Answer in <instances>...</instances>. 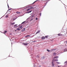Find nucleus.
I'll return each instance as SVG.
<instances>
[{
  "label": "nucleus",
  "instance_id": "nucleus-1",
  "mask_svg": "<svg viewBox=\"0 0 67 67\" xmlns=\"http://www.w3.org/2000/svg\"><path fill=\"white\" fill-rule=\"evenodd\" d=\"M34 14L33 15H31L30 17L26 19V21H27V20H29V19L30 20V21H33L34 19L33 18V17H34Z\"/></svg>",
  "mask_w": 67,
  "mask_h": 67
},
{
  "label": "nucleus",
  "instance_id": "nucleus-2",
  "mask_svg": "<svg viewBox=\"0 0 67 67\" xmlns=\"http://www.w3.org/2000/svg\"><path fill=\"white\" fill-rule=\"evenodd\" d=\"M31 42H29V43H28V42H27V43H23L22 44L23 45H25V46H26V45H27L29 44H30Z\"/></svg>",
  "mask_w": 67,
  "mask_h": 67
},
{
  "label": "nucleus",
  "instance_id": "nucleus-3",
  "mask_svg": "<svg viewBox=\"0 0 67 67\" xmlns=\"http://www.w3.org/2000/svg\"><path fill=\"white\" fill-rule=\"evenodd\" d=\"M52 66V67H55V64L53 62H51Z\"/></svg>",
  "mask_w": 67,
  "mask_h": 67
},
{
  "label": "nucleus",
  "instance_id": "nucleus-4",
  "mask_svg": "<svg viewBox=\"0 0 67 67\" xmlns=\"http://www.w3.org/2000/svg\"><path fill=\"white\" fill-rule=\"evenodd\" d=\"M56 54H57V53H55V52H54L52 55V57H53V56H56Z\"/></svg>",
  "mask_w": 67,
  "mask_h": 67
},
{
  "label": "nucleus",
  "instance_id": "nucleus-5",
  "mask_svg": "<svg viewBox=\"0 0 67 67\" xmlns=\"http://www.w3.org/2000/svg\"><path fill=\"white\" fill-rule=\"evenodd\" d=\"M18 28L19 29H20V30H22V29H23V25H21V26L18 27Z\"/></svg>",
  "mask_w": 67,
  "mask_h": 67
},
{
  "label": "nucleus",
  "instance_id": "nucleus-6",
  "mask_svg": "<svg viewBox=\"0 0 67 67\" xmlns=\"http://www.w3.org/2000/svg\"><path fill=\"white\" fill-rule=\"evenodd\" d=\"M58 36H64V35L62 34H58Z\"/></svg>",
  "mask_w": 67,
  "mask_h": 67
},
{
  "label": "nucleus",
  "instance_id": "nucleus-7",
  "mask_svg": "<svg viewBox=\"0 0 67 67\" xmlns=\"http://www.w3.org/2000/svg\"><path fill=\"white\" fill-rule=\"evenodd\" d=\"M59 57L58 56H54L53 58V59H56L57 58H58Z\"/></svg>",
  "mask_w": 67,
  "mask_h": 67
},
{
  "label": "nucleus",
  "instance_id": "nucleus-8",
  "mask_svg": "<svg viewBox=\"0 0 67 67\" xmlns=\"http://www.w3.org/2000/svg\"><path fill=\"white\" fill-rule=\"evenodd\" d=\"M41 60H42L43 59H44L45 58V56H43L41 57Z\"/></svg>",
  "mask_w": 67,
  "mask_h": 67
},
{
  "label": "nucleus",
  "instance_id": "nucleus-9",
  "mask_svg": "<svg viewBox=\"0 0 67 67\" xmlns=\"http://www.w3.org/2000/svg\"><path fill=\"white\" fill-rule=\"evenodd\" d=\"M14 28H16L18 27V24H16L14 26Z\"/></svg>",
  "mask_w": 67,
  "mask_h": 67
},
{
  "label": "nucleus",
  "instance_id": "nucleus-10",
  "mask_svg": "<svg viewBox=\"0 0 67 67\" xmlns=\"http://www.w3.org/2000/svg\"><path fill=\"white\" fill-rule=\"evenodd\" d=\"M41 31V30H38L36 32V34H35V35H36V34H37L38 33H40V31Z\"/></svg>",
  "mask_w": 67,
  "mask_h": 67
},
{
  "label": "nucleus",
  "instance_id": "nucleus-11",
  "mask_svg": "<svg viewBox=\"0 0 67 67\" xmlns=\"http://www.w3.org/2000/svg\"><path fill=\"white\" fill-rule=\"evenodd\" d=\"M25 31V28H24L21 31V32H24V31Z\"/></svg>",
  "mask_w": 67,
  "mask_h": 67
},
{
  "label": "nucleus",
  "instance_id": "nucleus-12",
  "mask_svg": "<svg viewBox=\"0 0 67 67\" xmlns=\"http://www.w3.org/2000/svg\"><path fill=\"white\" fill-rule=\"evenodd\" d=\"M47 51L48 52H52V51H51V49L50 50H49V49H46Z\"/></svg>",
  "mask_w": 67,
  "mask_h": 67
},
{
  "label": "nucleus",
  "instance_id": "nucleus-13",
  "mask_svg": "<svg viewBox=\"0 0 67 67\" xmlns=\"http://www.w3.org/2000/svg\"><path fill=\"white\" fill-rule=\"evenodd\" d=\"M45 37L43 36L41 38V39H42V40H43L45 39Z\"/></svg>",
  "mask_w": 67,
  "mask_h": 67
},
{
  "label": "nucleus",
  "instance_id": "nucleus-14",
  "mask_svg": "<svg viewBox=\"0 0 67 67\" xmlns=\"http://www.w3.org/2000/svg\"><path fill=\"white\" fill-rule=\"evenodd\" d=\"M31 7H32V6H28L27 7H26L25 8H24V10H25V9H27V8H29Z\"/></svg>",
  "mask_w": 67,
  "mask_h": 67
},
{
  "label": "nucleus",
  "instance_id": "nucleus-15",
  "mask_svg": "<svg viewBox=\"0 0 67 67\" xmlns=\"http://www.w3.org/2000/svg\"><path fill=\"white\" fill-rule=\"evenodd\" d=\"M63 31H61V33H62V32H66V31H67L66 30V29H63Z\"/></svg>",
  "mask_w": 67,
  "mask_h": 67
},
{
  "label": "nucleus",
  "instance_id": "nucleus-16",
  "mask_svg": "<svg viewBox=\"0 0 67 67\" xmlns=\"http://www.w3.org/2000/svg\"><path fill=\"white\" fill-rule=\"evenodd\" d=\"M55 50H56V48H54V49H51V51L52 52V51H55Z\"/></svg>",
  "mask_w": 67,
  "mask_h": 67
},
{
  "label": "nucleus",
  "instance_id": "nucleus-17",
  "mask_svg": "<svg viewBox=\"0 0 67 67\" xmlns=\"http://www.w3.org/2000/svg\"><path fill=\"white\" fill-rule=\"evenodd\" d=\"M51 1V0H47L46 1H47V2H46V4H47V3H48V2L49 1Z\"/></svg>",
  "mask_w": 67,
  "mask_h": 67
},
{
  "label": "nucleus",
  "instance_id": "nucleus-18",
  "mask_svg": "<svg viewBox=\"0 0 67 67\" xmlns=\"http://www.w3.org/2000/svg\"><path fill=\"white\" fill-rule=\"evenodd\" d=\"M32 49L31 48H29V50L30 51V52H32Z\"/></svg>",
  "mask_w": 67,
  "mask_h": 67
},
{
  "label": "nucleus",
  "instance_id": "nucleus-19",
  "mask_svg": "<svg viewBox=\"0 0 67 67\" xmlns=\"http://www.w3.org/2000/svg\"><path fill=\"white\" fill-rule=\"evenodd\" d=\"M32 11V10H29V12H27V13H31V12Z\"/></svg>",
  "mask_w": 67,
  "mask_h": 67
},
{
  "label": "nucleus",
  "instance_id": "nucleus-20",
  "mask_svg": "<svg viewBox=\"0 0 67 67\" xmlns=\"http://www.w3.org/2000/svg\"><path fill=\"white\" fill-rule=\"evenodd\" d=\"M57 61H58V59H54V62H57Z\"/></svg>",
  "mask_w": 67,
  "mask_h": 67
},
{
  "label": "nucleus",
  "instance_id": "nucleus-21",
  "mask_svg": "<svg viewBox=\"0 0 67 67\" xmlns=\"http://www.w3.org/2000/svg\"><path fill=\"white\" fill-rule=\"evenodd\" d=\"M16 30H18V31H20V30H21L20 28H16Z\"/></svg>",
  "mask_w": 67,
  "mask_h": 67
},
{
  "label": "nucleus",
  "instance_id": "nucleus-22",
  "mask_svg": "<svg viewBox=\"0 0 67 67\" xmlns=\"http://www.w3.org/2000/svg\"><path fill=\"white\" fill-rule=\"evenodd\" d=\"M48 36H49L48 35H46V36L45 37H44L45 38H48Z\"/></svg>",
  "mask_w": 67,
  "mask_h": 67
},
{
  "label": "nucleus",
  "instance_id": "nucleus-23",
  "mask_svg": "<svg viewBox=\"0 0 67 67\" xmlns=\"http://www.w3.org/2000/svg\"><path fill=\"white\" fill-rule=\"evenodd\" d=\"M29 36L30 37L31 36H30V35H26V36H25V37H29Z\"/></svg>",
  "mask_w": 67,
  "mask_h": 67
},
{
  "label": "nucleus",
  "instance_id": "nucleus-24",
  "mask_svg": "<svg viewBox=\"0 0 67 67\" xmlns=\"http://www.w3.org/2000/svg\"><path fill=\"white\" fill-rule=\"evenodd\" d=\"M8 17H9V16H8V15H6L5 16V18H8Z\"/></svg>",
  "mask_w": 67,
  "mask_h": 67
},
{
  "label": "nucleus",
  "instance_id": "nucleus-25",
  "mask_svg": "<svg viewBox=\"0 0 67 67\" xmlns=\"http://www.w3.org/2000/svg\"><path fill=\"white\" fill-rule=\"evenodd\" d=\"M7 1H8V0L7 1V6H8V9H9V8H10V7H9V4H8V2H7Z\"/></svg>",
  "mask_w": 67,
  "mask_h": 67
},
{
  "label": "nucleus",
  "instance_id": "nucleus-26",
  "mask_svg": "<svg viewBox=\"0 0 67 67\" xmlns=\"http://www.w3.org/2000/svg\"><path fill=\"white\" fill-rule=\"evenodd\" d=\"M26 22V21H24L21 24H24V23H25V22Z\"/></svg>",
  "mask_w": 67,
  "mask_h": 67
},
{
  "label": "nucleus",
  "instance_id": "nucleus-27",
  "mask_svg": "<svg viewBox=\"0 0 67 67\" xmlns=\"http://www.w3.org/2000/svg\"><path fill=\"white\" fill-rule=\"evenodd\" d=\"M9 8H10L8 10V11H10V10H11L12 9V8L9 7Z\"/></svg>",
  "mask_w": 67,
  "mask_h": 67
},
{
  "label": "nucleus",
  "instance_id": "nucleus-28",
  "mask_svg": "<svg viewBox=\"0 0 67 67\" xmlns=\"http://www.w3.org/2000/svg\"><path fill=\"white\" fill-rule=\"evenodd\" d=\"M56 63H57V64H61V63L59 62H56Z\"/></svg>",
  "mask_w": 67,
  "mask_h": 67
},
{
  "label": "nucleus",
  "instance_id": "nucleus-29",
  "mask_svg": "<svg viewBox=\"0 0 67 67\" xmlns=\"http://www.w3.org/2000/svg\"><path fill=\"white\" fill-rule=\"evenodd\" d=\"M16 13H17V14H20L21 13V12H16Z\"/></svg>",
  "mask_w": 67,
  "mask_h": 67
},
{
  "label": "nucleus",
  "instance_id": "nucleus-30",
  "mask_svg": "<svg viewBox=\"0 0 67 67\" xmlns=\"http://www.w3.org/2000/svg\"><path fill=\"white\" fill-rule=\"evenodd\" d=\"M34 13V12H33L32 13L30 14V15H31V14H32V15H33V14H34V16L35 15V14H34V13Z\"/></svg>",
  "mask_w": 67,
  "mask_h": 67
},
{
  "label": "nucleus",
  "instance_id": "nucleus-31",
  "mask_svg": "<svg viewBox=\"0 0 67 67\" xmlns=\"http://www.w3.org/2000/svg\"><path fill=\"white\" fill-rule=\"evenodd\" d=\"M64 51H65V52H67V49H64L63 50Z\"/></svg>",
  "mask_w": 67,
  "mask_h": 67
},
{
  "label": "nucleus",
  "instance_id": "nucleus-32",
  "mask_svg": "<svg viewBox=\"0 0 67 67\" xmlns=\"http://www.w3.org/2000/svg\"><path fill=\"white\" fill-rule=\"evenodd\" d=\"M36 57L37 58H39L40 57V55H38L36 56Z\"/></svg>",
  "mask_w": 67,
  "mask_h": 67
},
{
  "label": "nucleus",
  "instance_id": "nucleus-33",
  "mask_svg": "<svg viewBox=\"0 0 67 67\" xmlns=\"http://www.w3.org/2000/svg\"><path fill=\"white\" fill-rule=\"evenodd\" d=\"M14 24H15V22H13L11 23V24L12 25H13Z\"/></svg>",
  "mask_w": 67,
  "mask_h": 67
},
{
  "label": "nucleus",
  "instance_id": "nucleus-34",
  "mask_svg": "<svg viewBox=\"0 0 67 67\" xmlns=\"http://www.w3.org/2000/svg\"><path fill=\"white\" fill-rule=\"evenodd\" d=\"M66 66H67V64H65V65H64V66H63L62 67H66Z\"/></svg>",
  "mask_w": 67,
  "mask_h": 67
},
{
  "label": "nucleus",
  "instance_id": "nucleus-35",
  "mask_svg": "<svg viewBox=\"0 0 67 67\" xmlns=\"http://www.w3.org/2000/svg\"><path fill=\"white\" fill-rule=\"evenodd\" d=\"M30 10H31V9H34V8L33 7H31V8H30Z\"/></svg>",
  "mask_w": 67,
  "mask_h": 67
},
{
  "label": "nucleus",
  "instance_id": "nucleus-36",
  "mask_svg": "<svg viewBox=\"0 0 67 67\" xmlns=\"http://www.w3.org/2000/svg\"><path fill=\"white\" fill-rule=\"evenodd\" d=\"M16 20V19L15 18H14L13 19V21H14V20Z\"/></svg>",
  "mask_w": 67,
  "mask_h": 67
},
{
  "label": "nucleus",
  "instance_id": "nucleus-37",
  "mask_svg": "<svg viewBox=\"0 0 67 67\" xmlns=\"http://www.w3.org/2000/svg\"><path fill=\"white\" fill-rule=\"evenodd\" d=\"M37 42V41H32V42H31V43H33V42H34V43H35V42Z\"/></svg>",
  "mask_w": 67,
  "mask_h": 67
},
{
  "label": "nucleus",
  "instance_id": "nucleus-38",
  "mask_svg": "<svg viewBox=\"0 0 67 67\" xmlns=\"http://www.w3.org/2000/svg\"><path fill=\"white\" fill-rule=\"evenodd\" d=\"M4 32L5 33H7V30H4Z\"/></svg>",
  "mask_w": 67,
  "mask_h": 67
},
{
  "label": "nucleus",
  "instance_id": "nucleus-39",
  "mask_svg": "<svg viewBox=\"0 0 67 67\" xmlns=\"http://www.w3.org/2000/svg\"><path fill=\"white\" fill-rule=\"evenodd\" d=\"M31 10V9H30V8H29L27 10V11H29V10Z\"/></svg>",
  "mask_w": 67,
  "mask_h": 67
},
{
  "label": "nucleus",
  "instance_id": "nucleus-40",
  "mask_svg": "<svg viewBox=\"0 0 67 67\" xmlns=\"http://www.w3.org/2000/svg\"><path fill=\"white\" fill-rule=\"evenodd\" d=\"M8 12V11H7V12H6V13L4 15V16H5V14H7V13Z\"/></svg>",
  "mask_w": 67,
  "mask_h": 67
},
{
  "label": "nucleus",
  "instance_id": "nucleus-41",
  "mask_svg": "<svg viewBox=\"0 0 67 67\" xmlns=\"http://www.w3.org/2000/svg\"><path fill=\"white\" fill-rule=\"evenodd\" d=\"M67 63V61H65L64 63V64H66Z\"/></svg>",
  "mask_w": 67,
  "mask_h": 67
},
{
  "label": "nucleus",
  "instance_id": "nucleus-42",
  "mask_svg": "<svg viewBox=\"0 0 67 67\" xmlns=\"http://www.w3.org/2000/svg\"><path fill=\"white\" fill-rule=\"evenodd\" d=\"M9 34H10V35H12V33H9Z\"/></svg>",
  "mask_w": 67,
  "mask_h": 67
},
{
  "label": "nucleus",
  "instance_id": "nucleus-43",
  "mask_svg": "<svg viewBox=\"0 0 67 67\" xmlns=\"http://www.w3.org/2000/svg\"><path fill=\"white\" fill-rule=\"evenodd\" d=\"M52 62H53V63H54V59L52 60Z\"/></svg>",
  "mask_w": 67,
  "mask_h": 67
},
{
  "label": "nucleus",
  "instance_id": "nucleus-44",
  "mask_svg": "<svg viewBox=\"0 0 67 67\" xmlns=\"http://www.w3.org/2000/svg\"><path fill=\"white\" fill-rule=\"evenodd\" d=\"M4 15H3V16H2L1 18V19H2V18H3V17H4Z\"/></svg>",
  "mask_w": 67,
  "mask_h": 67
},
{
  "label": "nucleus",
  "instance_id": "nucleus-45",
  "mask_svg": "<svg viewBox=\"0 0 67 67\" xmlns=\"http://www.w3.org/2000/svg\"><path fill=\"white\" fill-rule=\"evenodd\" d=\"M38 20V18H36V20Z\"/></svg>",
  "mask_w": 67,
  "mask_h": 67
},
{
  "label": "nucleus",
  "instance_id": "nucleus-46",
  "mask_svg": "<svg viewBox=\"0 0 67 67\" xmlns=\"http://www.w3.org/2000/svg\"><path fill=\"white\" fill-rule=\"evenodd\" d=\"M41 15H42V13H40V16H41Z\"/></svg>",
  "mask_w": 67,
  "mask_h": 67
},
{
  "label": "nucleus",
  "instance_id": "nucleus-47",
  "mask_svg": "<svg viewBox=\"0 0 67 67\" xmlns=\"http://www.w3.org/2000/svg\"><path fill=\"white\" fill-rule=\"evenodd\" d=\"M26 26H25V29H27V28H28V27H26Z\"/></svg>",
  "mask_w": 67,
  "mask_h": 67
},
{
  "label": "nucleus",
  "instance_id": "nucleus-48",
  "mask_svg": "<svg viewBox=\"0 0 67 67\" xmlns=\"http://www.w3.org/2000/svg\"><path fill=\"white\" fill-rule=\"evenodd\" d=\"M67 41H65L64 42V43H67Z\"/></svg>",
  "mask_w": 67,
  "mask_h": 67
},
{
  "label": "nucleus",
  "instance_id": "nucleus-49",
  "mask_svg": "<svg viewBox=\"0 0 67 67\" xmlns=\"http://www.w3.org/2000/svg\"><path fill=\"white\" fill-rule=\"evenodd\" d=\"M39 1V0H37L36 1H35V2H37V1Z\"/></svg>",
  "mask_w": 67,
  "mask_h": 67
},
{
  "label": "nucleus",
  "instance_id": "nucleus-50",
  "mask_svg": "<svg viewBox=\"0 0 67 67\" xmlns=\"http://www.w3.org/2000/svg\"><path fill=\"white\" fill-rule=\"evenodd\" d=\"M59 1H61V2H62V3H63V4H64V5H65V4H64V3H63L61 1H60V0H59Z\"/></svg>",
  "mask_w": 67,
  "mask_h": 67
},
{
  "label": "nucleus",
  "instance_id": "nucleus-51",
  "mask_svg": "<svg viewBox=\"0 0 67 67\" xmlns=\"http://www.w3.org/2000/svg\"><path fill=\"white\" fill-rule=\"evenodd\" d=\"M26 23H29V21H27L26 22Z\"/></svg>",
  "mask_w": 67,
  "mask_h": 67
},
{
  "label": "nucleus",
  "instance_id": "nucleus-52",
  "mask_svg": "<svg viewBox=\"0 0 67 67\" xmlns=\"http://www.w3.org/2000/svg\"><path fill=\"white\" fill-rule=\"evenodd\" d=\"M24 8V7L23 8H19L18 9H23V8Z\"/></svg>",
  "mask_w": 67,
  "mask_h": 67
},
{
  "label": "nucleus",
  "instance_id": "nucleus-53",
  "mask_svg": "<svg viewBox=\"0 0 67 67\" xmlns=\"http://www.w3.org/2000/svg\"><path fill=\"white\" fill-rule=\"evenodd\" d=\"M18 18V17H16V18H15L16 19H17V18Z\"/></svg>",
  "mask_w": 67,
  "mask_h": 67
},
{
  "label": "nucleus",
  "instance_id": "nucleus-54",
  "mask_svg": "<svg viewBox=\"0 0 67 67\" xmlns=\"http://www.w3.org/2000/svg\"><path fill=\"white\" fill-rule=\"evenodd\" d=\"M37 38H40V37H37Z\"/></svg>",
  "mask_w": 67,
  "mask_h": 67
},
{
  "label": "nucleus",
  "instance_id": "nucleus-55",
  "mask_svg": "<svg viewBox=\"0 0 67 67\" xmlns=\"http://www.w3.org/2000/svg\"><path fill=\"white\" fill-rule=\"evenodd\" d=\"M1 32V33H3V34H4V32H1V31H0Z\"/></svg>",
  "mask_w": 67,
  "mask_h": 67
},
{
  "label": "nucleus",
  "instance_id": "nucleus-56",
  "mask_svg": "<svg viewBox=\"0 0 67 67\" xmlns=\"http://www.w3.org/2000/svg\"><path fill=\"white\" fill-rule=\"evenodd\" d=\"M16 30H15V32H16Z\"/></svg>",
  "mask_w": 67,
  "mask_h": 67
},
{
  "label": "nucleus",
  "instance_id": "nucleus-57",
  "mask_svg": "<svg viewBox=\"0 0 67 67\" xmlns=\"http://www.w3.org/2000/svg\"><path fill=\"white\" fill-rule=\"evenodd\" d=\"M41 66L40 65H39V66H38V67H41Z\"/></svg>",
  "mask_w": 67,
  "mask_h": 67
},
{
  "label": "nucleus",
  "instance_id": "nucleus-58",
  "mask_svg": "<svg viewBox=\"0 0 67 67\" xmlns=\"http://www.w3.org/2000/svg\"><path fill=\"white\" fill-rule=\"evenodd\" d=\"M44 5L45 7L46 5V4H45Z\"/></svg>",
  "mask_w": 67,
  "mask_h": 67
},
{
  "label": "nucleus",
  "instance_id": "nucleus-59",
  "mask_svg": "<svg viewBox=\"0 0 67 67\" xmlns=\"http://www.w3.org/2000/svg\"><path fill=\"white\" fill-rule=\"evenodd\" d=\"M10 54H9V55L8 56V57H10Z\"/></svg>",
  "mask_w": 67,
  "mask_h": 67
},
{
  "label": "nucleus",
  "instance_id": "nucleus-60",
  "mask_svg": "<svg viewBox=\"0 0 67 67\" xmlns=\"http://www.w3.org/2000/svg\"><path fill=\"white\" fill-rule=\"evenodd\" d=\"M12 9H14V10H15V9H12Z\"/></svg>",
  "mask_w": 67,
  "mask_h": 67
},
{
  "label": "nucleus",
  "instance_id": "nucleus-61",
  "mask_svg": "<svg viewBox=\"0 0 67 67\" xmlns=\"http://www.w3.org/2000/svg\"><path fill=\"white\" fill-rule=\"evenodd\" d=\"M34 3H32V4H34Z\"/></svg>",
  "mask_w": 67,
  "mask_h": 67
},
{
  "label": "nucleus",
  "instance_id": "nucleus-62",
  "mask_svg": "<svg viewBox=\"0 0 67 67\" xmlns=\"http://www.w3.org/2000/svg\"><path fill=\"white\" fill-rule=\"evenodd\" d=\"M45 6L44 5V6H43V8H44V7H45Z\"/></svg>",
  "mask_w": 67,
  "mask_h": 67
},
{
  "label": "nucleus",
  "instance_id": "nucleus-63",
  "mask_svg": "<svg viewBox=\"0 0 67 67\" xmlns=\"http://www.w3.org/2000/svg\"><path fill=\"white\" fill-rule=\"evenodd\" d=\"M4 34H5V32H4Z\"/></svg>",
  "mask_w": 67,
  "mask_h": 67
},
{
  "label": "nucleus",
  "instance_id": "nucleus-64",
  "mask_svg": "<svg viewBox=\"0 0 67 67\" xmlns=\"http://www.w3.org/2000/svg\"><path fill=\"white\" fill-rule=\"evenodd\" d=\"M59 66H63V65H60Z\"/></svg>",
  "mask_w": 67,
  "mask_h": 67
}]
</instances>
